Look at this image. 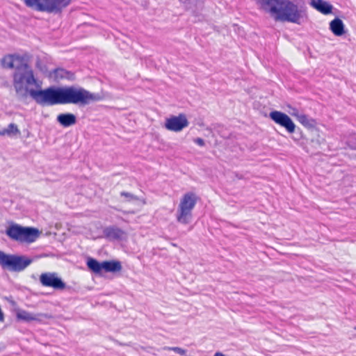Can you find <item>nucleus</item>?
Instances as JSON below:
<instances>
[{
  "label": "nucleus",
  "mask_w": 356,
  "mask_h": 356,
  "mask_svg": "<svg viewBox=\"0 0 356 356\" xmlns=\"http://www.w3.org/2000/svg\"><path fill=\"white\" fill-rule=\"evenodd\" d=\"M6 69H15L13 74V86L19 99L30 96L41 106L57 104L87 105L102 99L98 94L92 93L81 87H49L42 89V82L35 77L32 67L25 57L17 54H7L1 60Z\"/></svg>",
  "instance_id": "nucleus-1"
},
{
  "label": "nucleus",
  "mask_w": 356,
  "mask_h": 356,
  "mask_svg": "<svg viewBox=\"0 0 356 356\" xmlns=\"http://www.w3.org/2000/svg\"><path fill=\"white\" fill-rule=\"evenodd\" d=\"M257 3L276 22L300 24L307 17L304 3L291 0H257Z\"/></svg>",
  "instance_id": "nucleus-2"
},
{
  "label": "nucleus",
  "mask_w": 356,
  "mask_h": 356,
  "mask_svg": "<svg viewBox=\"0 0 356 356\" xmlns=\"http://www.w3.org/2000/svg\"><path fill=\"white\" fill-rule=\"evenodd\" d=\"M198 200L193 192H188L181 197L176 211V220L181 225H188L193 218V210Z\"/></svg>",
  "instance_id": "nucleus-3"
},
{
  "label": "nucleus",
  "mask_w": 356,
  "mask_h": 356,
  "mask_svg": "<svg viewBox=\"0 0 356 356\" xmlns=\"http://www.w3.org/2000/svg\"><path fill=\"white\" fill-rule=\"evenodd\" d=\"M33 261V259L26 256L6 254L0 250V266L3 269L13 272H21Z\"/></svg>",
  "instance_id": "nucleus-4"
},
{
  "label": "nucleus",
  "mask_w": 356,
  "mask_h": 356,
  "mask_svg": "<svg viewBox=\"0 0 356 356\" xmlns=\"http://www.w3.org/2000/svg\"><path fill=\"white\" fill-rule=\"evenodd\" d=\"M6 234L10 239L20 243H33L39 237L38 229L22 227L17 224L10 225L6 229Z\"/></svg>",
  "instance_id": "nucleus-5"
},
{
  "label": "nucleus",
  "mask_w": 356,
  "mask_h": 356,
  "mask_svg": "<svg viewBox=\"0 0 356 356\" xmlns=\"http://www.w3.org/2000/svg\"><path fill=\"white\" fill-rule=\"evenodd\" d=\"M71 2V0H25L26 6L38 11L49 13H60Z\"/></svg>",
  "instance_id": "nucleus-6"
},
{
  "label": "nucleus",
  "mask_w": 356,
  "mask_h": 356,
  "mask_svg": "<svg viewBox=\"0 0 356 356\" xmlns=\"http://www.w3.org/2000/svg\"><path fill=\"white\" fill-rule=\"evenodd\" d=\"M189 122L184 113H180L179 115H172L165 120L164 127L168 131L174 132H179L184 128L187 127Z\"/></svg>",
  "instance_id": "nucleus-7"
},
{
  "label": "nucleus",
  "mask_w": 356,
  "mask_h": 356,
  "mask_svg": "<svg viewBox=\"0 0 356 356\" xmlns=\"http://www.w3.org/2000/svg\"><path fill=\"white\" fill-rule=\"evenodd\" d=\"M269 117L276 124L284 127L289 133L293 134L295 132L296 124L286 113L273 111L269 113Z\"/></svg>",
  "instance_id": "nucleus-8"
},
{
  "label": "nucleus",
  "mask_w": 356,
  "mask_h": 356,
  "mask_svg": "<svg viewBox=\"0 0 356 356\" xmlns=\"http://www.w3.org/2000/svg\"><path fill=\"white\" fill-rule=\"evenodd\" d=\"M40 282L44 286L52 287L56 290H63L66 284L55 273H44L40 276Z\"/></svg>",
  "instance_id": "nucleus-9"
},
{
  "label": "nucleus",
  "mask_w": 356,
  "mask_h": 356,
  "mask_svg": "<svg viewBox=\"0 0 356 356\" xmlns=\"http://www.w3.org/2000/svg\"><path fill=\"white\" fill-rule=\"evenodd\" d=\"M103 232L106 238L111 241H121L127 237L126 232L115 226L108 227L104 229Z\"/></svg>",
  "instance_id": "nucleus-10"
},
{
  "label": "nucleus",
  "mask_w": 356,
  "mask_h": 356,
  "mask_svg": "<svg viewBox=\"0 0 356 356\" xmlns=\"http://www.w3.org/2000/svg\"><path fill=\"white\" fill-rule=\"evenodd\" d=\"M18 320L29 322L32 321H40L41 318H51L50 316L46 314H33L23 309H18L16 314Z\"/></svg>",
  "instance_id": "nucleus-11"
},
{
  "label": "nucleus",
  "mask_w": 356,
  "mask_h": 356,
  "mask_svg": "<svg viewBox=\"0 0 356 356\" xmlns=\"http://www.w3.org/2000/svg\"><path fill=\"white\" fill-rule=\"evenodd\" d=\"M310 4L312 7L324 15L330 14L333 9L332 5L324 0H312Z\"/></svg>",
  "instance_id": "nucleus-12"
},
{
  "label": "nucleus",
  "mask_w": 356,
  "mask_h": 356,
  "mask_svg": "<svg viewBox=\"0 0 356 356\" xmlns=\"http://www.w3.org/2000/svg\"><path fill=\"white\" fill-rule=\"evenodd\" d=\"M57 121L64 127H70L76 122V118L72 113H61L57 116Z\"/></svg>",
  "instance_id": "nucleus-13"
},
{
  "label": "nucleus",
  "mask_w": 356,
  "mask_h": 356,
  "mask_svg": "<svg viewBox=\"0 0 356 356\" xmlns=\"http://www.w3.org/2000/svg\"><path fill=\"white\" fill-rule=\"evenodd\" d=\"M330 29L337 36H341L345 33L343 22L339 18H335L330 22Z\"/></svg>",
  "instance_id": "nucleus-14"
},
{
  "label": "nucleus",
  "mask_w": 356,
  "mask_h": 356,
  "mask_svg": "<svg viewBox=\"0 0 356 356\" xmlns=\"http://www.w3.org/2000/svg\"><path fill=\"white\" fill-rule=\"evenodd\" d=\"M51 76L56 80L59 81L60 79H68V80H74V74L63 68H58L53 71L51 73Z\"/></svg>",
  "instance_id": "nucleus-15"
},
{
  "label": "nucleus",
  "mask_w": 356,
  "mask_h": 356,
  "mask_svg": "<svg viewBox=\"0 0 356 356\" xmlns=\"http://www.w3.org/2000/svg\"><path fill=\"white\" fill-rule=\"evenodd\" d=\"M188 10H191L196 13L202 6V2L200 0H179Z\"/></svg>",
  "instance_id": "nucleus-16"
},
{
  "label": "nucleus",
  "mask_w": 356,
  "mask_h": 356,
  "mask_svg": "<svg viewBox=\"0 0 356 356\" xmlns=\"http://www.w3.org/2000/svg\"><path fill=\"white\" fill-rule=\"evenodd\" d=\"M120 196L124 198V202H140L142 205L146 204V201L144 198L138 197L129 192H121Z\"/></svg>",
  "instance_id": "nucleus-17"
},
{
  "label": "nucleus",
  "mask_w": 356,
  "mask_h": 356,
  "mask_svg": "<svg viewBox=\"0 0 356 356\" xmlns=\"http://www.w3.org/2000/svg\"><path fill=\"white\" fill-rule=\"evenodd\" d=\"M20 134L17 126L15 124L10 123L7 128L0 130V136H13Z\"/></svg>",
  "instance_id": "nucleus-18"
},
{
  "label": "nucleus",
  "mask_w": 356,
  "mask_h": 356,
  "mask_svg": "<svg viewBox=\"0 0 356 356\" xmlns=\"http://www.w3.org/2000/svg\"><path fill=\"white\" fill-rule=\"evenodd\" d=\"M103 270L106 272H116L122 269V266L119 261H103Z\"/></svg>",
  "instance_id": "nucleus-19"
},
{
  "label": "nucleus",
  "mask_w": 356,
  "mask_h": 356,
  "mask_svg": "<svg viewBox=\"0 0 356 356\" xmlns=\"http://www.w3.org/2000/svg\"><path fill=\"white\" fill-rule=\"evenodd\" d=\"M297 120L305 127L308 129L314 128L316 125V121L314 119L309 118L304 113L300 114Z\"/></svg>",
  "instance_id": "nucleus-20"
},
{
  "label": "nucleus",
  "mask_w": 356,
  "mask_h": 356,
  "mask_svg": "<svg viewBox=\"0 0 356 356\" xmlns=\"http://www.w3.org/2000/svg\"><path fill=\"white\" fill-rule=\"evenodd\" d=\"M88 267L94 273H98L103 270V262L99 263L96 259L90 258L87 261Z\"/></svg>",
  "instance_id": "nucleus-21"
},
{
  "label": "nucleus",
  "mask_w": 356,
  "mask_h": 356,
  "mask_svg": "<svg viewBox=\"0 0 356 356\" xmlns=\"http://www.w3.org/2000/svg\"><path fill=\"white\" fill-rule=\"evenodd\" d=\"M163 350H172L181 355H184L186 353V350L181 348H179V347H168V346H165L163 348Z\"/></svg>",
  "instance_id": "nucleus-22"
},
{
  "label": "nucleus",
  "mask_w": 356,
  "mask_h": 356,
  "mask_svg": "<svg viewBox=\"0 0 356 356\" xmlns=\"http://www.w3.org/2000/svg\"><path fill=\"white\" fill-rule=\"evenodd\" d=\"M289 113L291 115L295 117L296 119H298V116H300V115L302 114L296 108H291V111H289Z\"/></svg>",
  "instance_id": "nucleus-23"
},
{
  "label": "nucleus",
  "mask_w": 356,
  "mask_h": 356,
  "mask_svg": "<svg viewBox=\"0 0 356 356\" xmlns=\"http://www.w3.org/2000/svg\"><path fill=\"white\" fill-rule=\"evenodd\" d=\"M194 142L200 146H204L205 144L204 140L201 138H195L194 140Z\"/></svg>",
  "instance_id": "nucleus-24"
},
{
  "label": "nucleus",
  "mask_w": 356,
  "mask_h": 356,
  "mask_svg": "<svg viewBox=\"0 0 356 356\" xmlns=\"http://www.w3.org/2000/svg\"><path fill=\"white\" fill-rule=\"evenodd\" d=\"M213 356H225L222 353L220 352H216Z\"/></svg>",
  "instance_id": "nucleus-25"
},
{
  "label": "nucleus",
  "mask_w": 356,
  "mask_h": 356,
  "mask_svg": "<svg viewBox=\"0 0 356 356\" xmlns=\"http://www.w3.org/2000/svg\"><path fill=\"white\" fill-rule=\"evenodd\" d=\"M354 329L356 330V327H355Z\"/></svg>",
  "instance_id": "nucleus-26"
}]
</instances>
